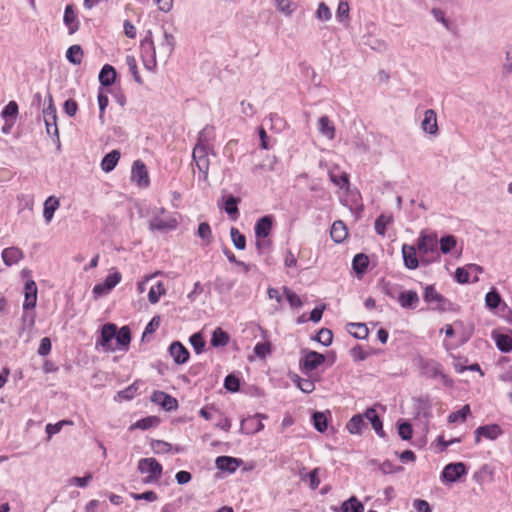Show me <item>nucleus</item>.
I'll return each instance as SVG.
<instances>
[{
	"label": "nucleus",
	"mask_w": 512,
	"mask_h": 512,
	"mask_svg": "<svg viewBox=\"0 0 512 512\" xmlns=\"http://www.w3.org/2000/svg\"><path fill=\"white\" fill-rule=\"evenodd\" d=\"M179 218L180 215L177 212H168L158 207L153 210L150 227L161 231L173 230L178 226Z\"/></svg>",
	"instance_id": "1"
},
{
	"label": "nucleus",
	"mask_w": 512,
	"mask_h": 512,
	"mask_svg": "<svg viewBox=\"0 0 512 512\" xmlns=\"http://www.w3.org/2000/svg\"><path fill=\"white\" fill-rule=\"evenodd\" d=\"M137 468L144 475L145 484H155L162 476V465L155 458L140 459Z\"/></svg>",
	"instance_id": "2"
},
{
	"label": "nucleus",
	"mask_w": 512,
	"mask_h": 512,
	"mask_svg": "<svg viewBox=\"0 0 512 512\" xmlns=\"http://www.w3.org/2000/svg\"><path fill=\"white\" fill-rule=\"evenodd\" d=\"M273 220L271 216H264L260 218L254 227L256 236V247L260 252H263L269 247L268 236L271 232Z\"/></svg>",
	"instance_id": "3"
},
{
	"label": "nucleus",
	"mask_w": 512,
	"mask_h": 512,
	"mask_svg": "<svg viewBox=\"0 0 512 512\" xmlns=\"http://www.w3.org/2000/svg\"><path fill=\"white\" fill-rule=\"evenodd\" d=\"M208 129L205 128L201 134L200 139L193 150V160L200 171L202 173L204 180H207L208 171H209V158H208V146L202 141V136L206 133Z\"/></svg>",
	"instance_id": "4"
},
{
	"label": "nucleus",
	"mask_w": 512,
	"mask_h": 512,
	"mask_svg": "<svg viewBox=\"0 0 512 512\" xmlns=\"http://www.w3.org/2000/svg\"><path fill=\"white\" fill-rule=\"evenodd\" d=\"M325 362V356L312 350H302V356L299 360V367L303 374L309 375Z\"/></svg>",
	"instance_id": "5"
},
{
	"label": "nucleus",
	"mask_w": 512,
	"mask_h": 512,
	"mask_svg": "<svg viewBox=\"0 0 512 512\" xmlns=\"http://www.w3.org/2000/svg\"><path fill=\"white\" fill-rule=\"evenodd\" d=\"M122 280V275L117 270H112L103 282L96 284L92 289L94 299L108 295Z\"/></svg>",
	"instance_id": "6"
},
{
	"label": "nucleus",
	"mask_w": 512,
	"mask_h": 512,
	"mask_svg": "<svg viewBox=\"0 0 512 512\" xmlns=\"http://www.w3.org/2000/svg\"><path fill=\"white\" fill-rule=\"evenodd\" d=\"M116 325L107 323L102 326L101 335L96 342V347L103 352H115L117 347L115 344Z\"/></svg>",
	"instance_id": "7"
},
{
	"label": "nucleus",
	"mask_w": 512,
	"mask_h": 512,
	"mask_svg": "<svg viewBox=\"0 0 512 512\" xmlns=\"http://www.w3.org/2000/svg\"><path fill=\"white\" fill-rule=\"evenodd\" d=\"M423 299L427 304L432 305V309L434 310L443 312L449 310L451 306V302L442 294L437 292L433 285H428L425 287Z\"/></svg>",
	"instance_id": "8"
},
{
	"label": "nucleus",
	"mask_w": 512,
	"mask_h": 512,
	"mask_svg": "<svg viewBox=\"0 0 512 512\" xmlns=\"http://www.w3.org/2000/svg\"><path fill=\"white\" fill-rule=\"evenodd\" d=\"M130 180L134 185L141 189H145L150 185L149 174L142 161L136 160L133 162Z\"/></svg>",
	"instance_id": "9"
},
{
	"label": "nucleus",
	"mask_w": 512,
	"mask_h": 512,
	"mask_svg": "<svg viewBox=\"0 0 512 512\" xmlns=\"http://www.w3.org/2000/svg\"><path fill=\"white\" fill-rule=\"evenodd\" d=\"M43 120L46 126V132L50 136L59 138V130L57 127L56 108L53 105L52 98H49L48 106L43 110Z\"/></svg>",
	"instance_id": "10"
},
{
	"label": "nucleus",
	"mask_w": 512,
	"mask_h": 512,
	"mask_svg": "<svg viewBox=\"0 0 512 512\" xmlns=\"http://www.w3.org/2000/svg\"><path fill=\"white\" fill-rule=\"evenodd\" d=\"M467 473L466 465L462 462L449 463L442 471L441 477L446 482H456Z\"/></svg>",
	"instance_id": "11"
},
{
	"label": "nucleus",
	"mask_w": 512,
	"mask_h": 512,
	"mask_svg": "<svg viewBox=\"0 0 512 512\" xmlns=\"http://www.w3.org/2000/svg\"><path fill=\"white\" fill-rule=\"evenodd\" d=\"M502 434V429L498 424H489L479 426L474 431L475 443L478 444L481 441V437H485L489 440H495Z\"/></svg>",
	"instance_id": "12"
},
{
	"label": "nucleus",
	"mask_w": 512,
	"mask_h": 512,
	"mask_svg": "<svg viewBox=\"0 0 512 512\" xmlns=\"http://www.w3.org/2000/svg\"><path fill=\"white\" fill-rule=\"evenodd\" d=\"M151 401L167 411L175 410L178 407L176 398L163 391H155L151 396Z\"/></svg>",
	"instance_id": "13"
},
{
	"label": "nucleus",
	"mask_w": 512,
	"mask_h": 512,
	"mask_svg": "<svg viewBox=\"0 0 512 512\" xmlns=\"http://www.w3.org/2000/svg\"><path fill=\"white\" fill-rule=\"evenodd\" d=\"M417 250L420 254H428L429 252H437V237L436 235H426L421 233L418 243Z\"/></svg>",
	"instance_id": "14"
},
{
	"label": "nucleus",
	"mask_w": 512,
	"mask_h": 512,
	"mask_svg": "<svg viewBox=\"0 0 512 512\" xmlns=\"http://www.w3.org/2000/svg\"><path fill=\"white\" fill-rule=\"evenodd\" d=\"M241 463L242 461L240 459L230 456H219L215 460L217 469L229 473L235 472L240 467Z\"/></svg>",
	"instance_id": "15"
},
{
	"label": "nucleus",
	"mask_w": 512,
	"mask_h": 512,
	"mask_svg": "<svg viewBox=\"0 0 512 512\" xmlns=\"http://www.w3.org/2000/svg\"><path fill=\"white\" fill-rule=\"evenodd\" d=\"M24 296L23 309L29 310L34 308L37 302V285L33 280L26 282Z\"/></svg>",
	"instance_id": "16"
},
{
	"label": "nucleus",
	"mask_w": 512,
	"mask_h": 512,
	"mask_svg": "<svg viewBox=\"0 0 512 512\" xmlns=\"http://www.w3.org/2000/svg\"><path fill=\"white\" fill-rule=\"evenodd\" d=\"M424 132L436 135L438 133L437 115L433 109H428L424 113V119L421 123Z\"/></svg>",
	"instance_id": "17"
},
{
	"label": "nucleus",
	"mask_w": 512,
	"mask_h": 512,
	"mask_svg": "<svg viewBox=\"0 0 512 512\" xmlns=\"http://www.w3.org/2000/svg\"><path fill=\"white\" fill-rule=\"evenodd\" d=\"M400 306L405 309H415L419 303V296L416 291H403L397 298Z\"/></svg>",
	"instance_id": "18"
},
{
	"label": "nucleus",
	"mask_w": 512,
	"mask_h": 512,
	"mask_svg": "<svg viewBox=\"0 0 512 512\" xmlns=\"http://www.w3.org/2000/svg\"><path fill=\"white\" fill-rule=\"evenodd\" d=\"M402 256L406 268L414 270L419 266V261L416 255V248L414 246L404 244L402 246Z\"/></svg>",
	"instance_id": "19"
},
{
	"label": "nucleus",
	"mask_w": 512,
	"mask_h": 512,
	"mask_svg": "<svg viewBox=\"0 0 512 512\" xmlns=\"http://www.w3.org/2000/svg\"><path fill=\"white\" fill-rule=\"evenodd\" d=\"M43 206V217L48 224L52 221L55 211L60 207V200L54 195L49 196Z\"/></svg>",
	"instance_id": "20"
},
{
	"label": "nucleus",
	"mask_w": 512,
	"mask_h": 512,
	"mask_svg": "<svg viewBox=\"0 0 512 512\" xmlns=\"http://www.w3.org/2000/svg\"><path fill=\"white\" fill-rule=\"evenodd\" d=\"M169 352L177 364H183L189 358V352L180 342H173L170 345Z\"/></svg>",
	"instance_id": "21"
},
{
	"label": "nucleus",
	"mask_w": 512,
	"mask_h": 512,
	"mask_svg": "<svg viewBox=\"0 0 512 512\" xmlns=\"http://www.w3.org/2000/svg\"><path fill=\"white\" fill-rule=\"evenodd\" d=\"M131 341L130 329L127 326L121 327L119 330L116 328L115 344L118 350L127 349Z\"/></svg>",
	"instance_id": "22"
},
{
	"label": "nucleus",
	"mask_w": 512,
	"mask_h": 512,
	"mask_svg": "<svg viewBox=\"0 0 512 512\" xmlns=\"http://www.w3.org/2000/svg\"><path fill=\"white\" fill-rule=\"evenodd\" d=\"M330 235L335 243L343 242L348 235V230L345 223L341 220L335 221L332 224Z\"/></svg>",
	"instance_id": "23"
},
{
	"label": "nucleus",
	"mask_w": 512,
	"mask_h": 512,
	"mask_svg": "<svg viewBox=\"0 0 512 512\" xmlns=\"http://www.w3.org/2000/svg\"><path fill=\"white\" fill-rule=\"evenodd\" d=\"M241 427L242 430L246 433L253 434L262 430L264 425L262 423L261 417L259 415H255L243 420Z\"/></svg>",
	"instance_id": "24"
},
{
	"label": "nucleus",
	"mask_w": 512,
	"mask_h": 512,
	"mask_svg": "<svg viewBox=\"0 0 512 512\" xmlns=\"http://www.w3.org/2000/svg\"><path fill=\"white\" fill-rule=\"evenodd\" d=\"M422 373L428 378H438L441 374L442 366L434 360H426L421 364Z\"/></svg>",
	"instance_id": "25"
},
{
	"label": "nucleus",
	"mask_w": 512,
	"mask_h": 512,
	"mask_svg": "<svg viewBox=\"0 0 512 512\" xmlns=\"http://www.w3.org/2000/svg\"><path fill=\"white\" fill-rule=\"evenodd\" d=\"M318 128L322 136L326 137L329 140L334 139L335 127L333 122L328 118V116H322L318 119Z\"/></svg>",
	"instance_id": "26"
},
{
	"label": "nucleus",
	"mask_w": 512,
	"mask_h": 512,
	"mask_svg": "<svg viewBox=\"0 0 512 512\" xmlns=\"http://www.w3.org/2000/svg\"><path fill=\"white\" fill-rule=\"evenodd\" d=\"M166 294V287L164 282L156 281L153 283L148 292V300L151 304L159 302L160 298Z\"/></svg>",
	"instance_id": "27"
},
{
	"label": "nucleus",
	"mask_w": 512,
	"mask_h": 512,
	"mask_svg": "<svg viewBox=\"0 0 512 512\" xmlns=\"http://www.w3.org/2000/svg\"><path fill=\"white\" fill-rule=\"evenodd\" d=\"M23 258L22 251L17 247H9L3 250L2 259L8 266L18 263Z\"/></svg>",
	"instance_id": "28"
},
{
	"label": "nucleus",
	"mask_w": 512,
	"mask_h": 512,
	"mask_svg": "<svg viewBox=\"0 0 512 512\" xmlns=\"http://www.w3.org/2000/svg\"><path fill=\"white\" fill-rule=\"evenodd\" d=\"M230 341V336L222 328L217 327L212 332L210 344L215 347H225Z\"/></svg>",
	"instance_id": "29"
},
{
	"label": "nucleus",
	"mask_w": 512,
	"mask_h": 512,
	"mask_svg": "<svg viewBox=\"0 0 512 512\" xmlns=\"http://www.w3.org/2000/svg\"><path fill=\"white\" fill-rule=\"evenodd\" d=\"M64 23L69 29V33H75L79 28V21L77 20L76 13L71 5L66 6L64 12Z\"/></svg>",
	"instance_id": "30"
},
{
	"label": "nucleus",
	"mask_w": 512,
	"mask_h": 512,
	"mask_svg": "<svg viewBox=\"0 0 512 512\" xmlns=\"http://www.w3.org/2000/svg\"><path fill=\"white\" fill-rule=\"evenodd\" d=\"M119 159H120V152L117 150L111 151L110 153L105 155V157L102 159L101 169L106 173L111 172L116 167Z\"/></svg>",
	"instance_id": "31"
},
{
	"label": "nucleus",
	"mask_w": 512,
	"mask_h": 512,
	"mask_svg": "<svg viewBox=\"0 0 512 512\" xmlns=\"http://www.w3.org/2000/svg\"><path fill=\"white\" fill-rule=\"evenodd\" d=\"M367 420L370 421L375 432L380 436L384 437L385 433L383 431L382 421L380 420L377 412L374 408H368L364 414Z\"/></svg>",
	"instance_id": "32"
},
{
	"label": "nucleus",
	"mask_w": 512,
	"mask_h": 512,
	"mask_svg": "<svg viewBox=\"0 0 512 512\" xmlns=\"http://www.w3.org/2000/svg\"><path fill=\"white\" fill-rule=\"evenodd\" d=\"M174 37L165 33L159 46V55L162 58H167L173 51Z\"/></svg>",
	"instance_id": "33"
},
{
	"label": "nucleus",
	"mask_w": 512,
	"mask_h": 512,
	"mask_svg": "<svg viewBox=\"0 0 512 512\" xmlns=\"http://www.w3.org/2000/svg\"><path fill=\"white\" fill-rule=\"evenodd\" d=\"M116 71L111 65H104L99 74V81L104 86H110L114 83Z\"/></svg>",
	"instance_id": "34"
},
{
	"label": "nucleus",
	"mask_w": 512,
	"mask_h": 512,
	"mask_svg": "<svg viewBox=\"0 0 512 512\" xmlns=\"http://www.w3.org/2000/svg\"><path fill=\"white\" fill-rule=\"evenodd\" d=\"M364 427H366V424L360 414L354 415L346 424V428L351 434L361 433Z\"/></svg>",
	"instance_id": "35"
},
{
	"label": "nucleus",
	"mask_w": 512,
	"mask_h": 512,
	"mask_svg": "<svg viewBox=\"0 0 512 512\" xmlns=\"http://www.w3.org/2000/svg\"><path fill=\"white\" fill-rule=\"evenodd\" d=\"M341 512H364V505L356 496H351L342 503Z\"/></svg>",
	"instance_id": "36"
},
{
	"label": "nucleus",
	"mask_w": 512,
	"mask_h": 512,
	"mask_svg": "<svg viewBox=\"0 0 512 512\" xmlns=\"http://www.w3.org/2000/svg\"><path fill=\"white\" fill-rule=\"evenodd\" d=\"M348 332L357 339H366L368 337L369 331L365 324L363 323H349L347 325Z\"/></svg>",
	"instance_id": "37"
},
{
	"label": "nucleus",
	"mask_w": 512,
	"mask_h": 512,
	"mask_svg": "<svg viewBox=\"0 0 512 512\" xmlns=\"http://www.w3.org/2000/svg\"><path fill=\"white\" fill-rule=\"evenodd\" d=\"M369 265V258L363 253L356 254L353 258L352 266L356 274H363Z\"/></svg>",
	"instance_id": "38"
},
{
	"label": "nucleus",
	"mask_w": 512,
	"mask_h": 512,
	"mask_svg": "<svg viewBox=\"0 0 512 512\" xmlns=\"http://www.w3.org/2000/svg\"><path fill=\"white\" fill-rule=\"evenodd\" d=\"M497 348L503 353L512 351V337L506 334H497L494 336Z\"/></svg>",
	"instance_id": "39"
},
{
	"label": "nucleus",
	"mask_w": 512,
	"mask_h": 512,
	"mask_svg": "<svg viewBox=\"0 0 512 512\" xmlns=\"http://www.w3.org/2000/svg\"><path fill=\"white\" fill-rule=\"evenodd\" d=\"M143 48L151 52L149 59L143 58L144 65L147 69L153 70L156 67V50L153 41L146 40L143 43Z\"/></svg>",
	"instance_id": "40"
},
{
	"label": "nucleus",
	"mask_w": 512,
	"mask_h": 512,
	"mask_svg": "<svg viewBox=\"0 0 512 512\" xmlns=\"http://www.w3.org/2000/svg\"><path fill=\"white\" fill-rule=\"evenodd\" d=\"M93 479V474L87 472L83 477L73 476L67 480V485L70 487H87Z\"/></svg>",
	"instance_id": "41"
},
{
	"label": "nucleus",
	"mask_w": 512,
	"mask_h": 512,
	"mask_svg": "<svg viewBox=\"0 0 512 512\" xmlns=\"http://www.w3.org/2000/svg\"><path fill=\"white\" fill-rule=\"evenodd\" d=\"M292 380L303 393L308 394L315 389L314 381L309 378H301L298 375H294Z\"/></svg>",
	"instance_id": "42"
},
{
	"label": "nucleus",
	"mask_w": 512,
	"mask_h": 512,
	"mask_svg": "<svg viewBox=\"0 0 512 512\" xmlns=\"http://www.w3.org/2000/svg\"><path fill=\"white\" fill-rule=\"evenodd\" d=\"M158 423H159V419L156 416H149V417L140 419L136 423L131 425L130 430H135V429L146 430V429L157 426Z\"/></svg>",
	"instance_id": "43"
},
{
	"label": "nucleus",
	"mask_w": 512,
	"mask_h": 512,
	"mask_svg": "<svg viewBox=\"0 0 512 512\" xmlns=\"http://www.w3.org/2000/svg\"><path fill=\"white\" fill-rule=\"evenodd\" d=\"M18 115V105L15 101H10L2 110L1 116L6 122H14Z\"/></svg>",
	"instance_id": "44"
},
{
	"label": "nucleus",
	"mask_w": 512,
	"mask_h": 512,
	"mask_svg": "<svg viewBox=\"0 0 512 512\" xmlns=\"http://www.w3.org/2000/svg\"><path fill=\"white\" fill-rule=\"evenodd\" d=\"M66 58L69 62L77 65L80 64L83 58V51L79 45H72L66 52Z\"/></svg>",
	"instance_id": "45"
},
{
	"label": "nucleus",
	"mask_w": 512,
	"mask_h": 512,
	"mask_svg": "<svg viewBox=\"0 0 512 512\" xmlns=\"http://www.w3.org/2000/svg\"><path fill=\"white\" fill-rule=\"evenodd\" d=\"M312 339L328 347L332 344L333 333L328 328H321L319 332L314 337H312Z\"/></svg>",
	"instance_id": "46"
},
{
	"label": "nucleus",
	"mask_w": 512,
	"mask_h": 512,
	"mask_svg": "<svg viewBox=\"0 0 512 512\" xmlns=\"http://www.w3.org/2000/svg\"><path fill=\"white\" fill-rule=\"evenodd\" d=\"M230 236L234 246L239 250H244L246 247V239L243 234L235 227L230 229Z\"/></svg>",
	"instance_id": "47"
},
{
	"label": "nucleus",
	"mask_w": 512,
	"mask_h": 512,
	"mask_svg": "<svg viewBox=\"0 0 512 512\" xmlns=\"http://www.w3.org/2000/svg\"><path fill=\"white\" fill-rule=\"evenodd\" d=\"M502 299L496 290H491L485 296V305L489 309H496L501 304Z\"/></svg>",
	"instance_id": "48"
},
{
	"label": "nucleus",
	"mask_w": 512,
	"mask_h": 512,
	"mask_svg": "<svg viewBox=\"0 0 512 512\" xmlns=\"http://www.w3.org/2000/svg\"><path fill=\"white\" fill-rule=\"evenodd\" d=\"M136 384H132L124 390L119 391L115 396V401L122 402L124 400H131L137 392Z\"/></svg>",
	"instance_id": "49"
},
{
	"label": "nucleus",
	"mask_w": 512,
	"mask_h": 512,
	"mask_svg": "<svg viewBox=\"0 0 512 512\" xmlns=\"http://www.w3.org/2000/svg\"><path fill=\"white\" fill-rule=\"evenodd\" d=\"M329 175L330 180L338 187L345 188L349 185V175L346 172L337 174L334 171H331Z\"/></svg>",
	"instance_id": "50"
},
{
	"label": "nucleus",
	"mask_w": 512,
	"mask_h": 512,
	"mask_svg": "<svg viewBox=\"0 0 512 512\" xmlns=\"http://www.w3.org/2000/svg\"><path fill=\"white\" fill-rule=\"evenodd\" d=\"M470 411V406L466 404L460 410L450 413L448 416V422L454 423L458 420L465 421L467 416L470 414Z\"/></svg>",
	"instance_id": "51"
},
{
	"label": "nucleus",
	"mask_w": 512,
	"mask_h": 512,
	"mask_svg": "<svg viewBox=\"0 0 512 512\" xmlns=\"http://www.w3.org/2000/svg\"><path fill=\"white\" fill-rule=\"evenodd\" d=\"M440 250L443 254H448L456 246V238L453 235H447L440 239Z\"/></svg>",
	"instance_id": "52"
},
{
	"label": "nucleus",
	"mask_w": 512,
	"mask_h": 512,
	"mask_svg": "<svg viewBox=\"0 0 512 512\" xmlns=\"http://www.w3.org/2000/svg\"><path fill=\"white\" fill-rule=\"evenodd\" d=\"M314 427L319 432L327 429V418L322 412H315L312 416Z\"/></svg>",
	"instance_id": "53"
},
{
	"label": "nucleus",
	"mask_w": 512,
	"mask_h": 512,
	"mask_svg": "<svg viewBox=\"0 0 512 512\" xmlns=\"http://www.w3.org/2000/svg\"><path fill=\"white\" fill-rule=\"evenodd\" d=\"M190 343L197 354H201L205 348V340L201 333H195L190 337Z\"/></svg>",
	"instance_id": "54"
},
{
	"label": "nucleus",
	"mask_w": 512,
	"mask_h": 512,
	"mask_svg": "<svg viewBox=\"0 0 512 512\" xmlns=\"http://www.w3.org/2000/svg\"><path fill=\"white\" fill-rule=\"evenodd\" d=\"M151 447L152 450L157 454H164L173 451L172 445L162 440L153 441Z\"/></svg>",
	"instance_id": "55"
},
{
	"label": "nucleus",
	"mask_w": 512,
	"mask_h": 512,
	"mask_svg": "<svg viewBox=\"0 0 512 512\" xmlns=\"http://www.w3.org/2000/svg\"><path fill=\"white\" fill-rule=\"evenodd\" d=\"M350 7L346 0H340L336 11L337 19L342 22L349 18Z\"/></svg>",
	"instance_id": "56"
},
{
	"label": "nucleus",
	"mask_w": 512,
	"mask_h": 512,
	"mask_svg": "<svg viewBox=\"0 0 512 512\" xmlns=\"http://www.w3.org/2000/svg\"><path fill=\"white\" fill-rule=\"evenodd\" d=\"M198 236L205 241L206 244L211 242L212 232L208 223L202 222L198 226Z\"/></svg>",
	"instance_id": "57"
},
{
	"label": "nucleus",
	"mask_w": 512,
	"mask_h": 512,
	"mask_svg": "<svg viewBox=\"0 0 512 512\" xmlns=\"http://www.w3.org/2000/svg\"><path fill=\"white\" fill-rule=\"evenodd\" d=\"M239 200L233 196H229L225 201L224 209L227 214L233 216V218H236V215L238 214V204Z\"/></svg>",
	"instance_id": "58"
},
{
	"label": "nucleus",
	"mask_w": 512,
	"mask_h": 512,
	"mask_svg": "<svg viewBox=\"0 0 512 512\" xmlns=\"http://www.w3.org/2000/svg\"><path fill=\"white\" fill-rule=\"evenodd\" d=\"M126 64H127L128 68H129L130 72L132 73V75L134 77V80L137 83H141L142 80H141V77H140L138 69H137V63H136L135 57L128 55L126 57Z\"/></svg>",
	"instance_id": "59"
},
{
	"label": "nucleus",
	"mask_w": 512,
	"mask_h": 512,
	"mask_svg": "<svg viewBox=\"0 0 512 512\" xmlns=\"http://www.w3.org/2000/svg\"><path fill=\"white\" fill-rule=\"evenodd\" d=\"M271 352L270 343H257L254 347V354L258 358H265Z\"/></svg>",
	"instance_id": "60"
},
{
	"label": "nucleus",
	"mask_w": 512,
	"mask_h": 512,
	"mask_svg": "<svg viewBox=\"0 0 512 512\" xmlns=\"http://www.w3.org/2000/svg\"><path fill=\"white\" fill-rule=\"evenodd\" d=\"M390 222V218L385 217L384 215H380L375 220V231L378 235H385L386 226Z\"/></svg>",
	"instance_id": "61"
},
{
	"label": "nucleus",
	"mask_w": 512,
	"mask_h": 512,
	"mask_svg": "<svg viewBox=\"0 0 512 512\" xmlns=\"http://www.w3.org/2000/svg\"><path fill=\"white\" fill-rule=\"evenodd\" d=\"M316 17L321 21H328L331 19V11L329 7L324 3L321 2L318 5V9L316 11Z\"/></svg>",
	"instance_id": "62"
},
{
	"label": "nucleus",
	"mask_w": 512,
	"mask_h": 512,
	"mask_svg": "<svg viewBox=\"0 0 512 512\" xmlns=\"http://www.w3.org/2000/svg\"><path fill=\"white\" fill-rule=\"evenodd\" d=\"M417 409L423 413L424 416H428L431 409V403L428 396L419 397L417 399Z\"/></svg>",
	"instance_id": "63"
},
{
	"label": "nucleus",
	"mask_w": 512,
	"mask_h": 512,
	"mask_svg": "<svg viewBox=\"0 0 512 512\" xmlns=\"http://www.w3.org/2000/svg\"><path fill=\"white\" fill-rule=\"evenodd\" d=\"M412 426L410 423L408 422H404V423H401L398 427V433H399V436L403 439V440H409L411 439L412 437Z\"/></svg>",
	"instance_id": "64"
}]
</instances>
